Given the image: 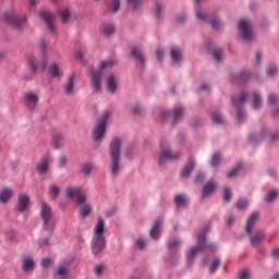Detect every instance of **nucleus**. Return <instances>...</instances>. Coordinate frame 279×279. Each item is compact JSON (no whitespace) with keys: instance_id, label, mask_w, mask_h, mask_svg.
<instances>
[{"instance_id":"1","label":"nucleus","mask_w":279,"mask_h":279,"mask_svg":"<svg viewBox=\"0 0 279 279\" xmlns=\"http://www.w3.org/2000/svg\"><path fill=\"white\" fill-rule=\"evenodd\" d=\"M105 232L106 222H104V218L99 217L93 232L92 252L94 256H99V254L106 250Z\"/></svg>"},{"instance_id":"2","label":"nucleus","mask_w":279,"mask_h":279,"mask_svg":"<svg viewBox=\"0 0 279 279\" xmlns=\"http://www.w3.org/2000/svg\"><path fill=\"white\" fill-rule=\"evenodd\" d=\"M122 145H123V140H121V137H114L109 145V154H110L109 171L111 175H118L119 171H121V163L119 162V160L121 159Z\"/></svg>"},{"instance_id":"3","label":"nucleus","mask_w":279,"mask_h":279,"mask_svg":"<svg viewBox=\"0 0 279 279\" xmlns=\"http://www.w3.org/2000/svg\"><path fill=\"white\" fill-rule=\"evenodd\" d=\"M117 64L114 59L105 60L100 63L99 70L90 73V86L96 93H101V71L112 69Z\"/></svg>"},{"instance_id":"4","label":"nucleus","mask_w":279,"mask_h":279,"mask_svg":"<svg viewBox=\"0 0 279 279\" xmlns=\"http://www.w3.org/2000/svg\"><path fill=\"white\" fill-rule=\"evenodd\" d=\"M206 232H208V228H205L197 236V246H194L187 253V260H193L196 254L203 252V250H217V245L215 244H206Z\"/></svg>"},{"instance_id":"5","label":"nucleus","mask_w":279,"mask_h":279,"mask_svg":"<svg viewBox=\"0 0 279 279\" xmlns=\"http://www.w3.org/2000/svg\"><path fill=\"white\" fill-rule=\"evenodd\" d=\"M111 114L112 112H110V110H105L94 126L92 136L96 143L104 141V134H106V123H108V119H110Z\"/></svg>"},{"instance_id":"6","label":"nucleus","mask_w":279,"mask_h":279,"mask_svg":"<svg viewBox=\"0 0 279 279\" xmlns=\"http://www.w3.org/2000/svg\"><path fill=\"white\" fill-rule=\"evenodd\" d=\"M3 20L9 25H12L14 29H17V32H21L27 25V17L25 15L19 16L14 11L7 12Z\"/></svg>"},{"instance_id":"7","label":"nucleus","mask_w":279,"mask_h":279,"mask_svg":"<svg viewBox=\"0 0 279 279\" xmlns=\"http://www.w3.org/2000/svg\"><path fill=\"white\" fill-rule=\"evenodd\" d=\"M40 217L46 230H53V226H56V222L53 221V211H51V207L45 202L41 204Z\"/></svg>"},{"instance_id":"8","label":"nucleus","mask_w":279,"mask_h":279,"mask_svg":"<svg viewBox=\"0 0 279 279\" xmlns=\"http://www.w3.org/2000/svg\"><path fill=\"white\" fill-rule=\"evenodd\" d=\"M160 145L161 153L159 156V165H165V162H169V160H178V158H180V154L173 153L167 142L163 141Z\"/></svg>"},{"instance_id":"9","label":"nucleus","mask_w":279,"mask_h":279,"mask_svg":"<svg viewBox=\"0 0 279 279\" xmlns=\"http://www.w3.org/2000/svg\"><path fill=\"white\" fill-rule=\"evenodd\" d=\"M66 197H70V199H74L78 206H82V204L86 203V196L82 195V189L75 187V186H68L65 189Z\"/></svg>"},{"instance_id":"10","label":"nucleus","mask_w":279,"mask_h":279,"mask_svg":"<svg viewBox=\"0 0 279 279\" xmlns=\"http://www.w3.org/2000/svg\"><path fill=\"white\" fill-rule=\"evenodd\" d=\"M247 97H250V95L247 93H244L239 97L232 98L233 106L238 108V121H245V112L240 108L247 101Z\"/></svg>"},{"instance_id":"11","label":"nucleus","mask_w":279,"mask_h":279,"mask_svg":"<svg viewBox=\"0 0 279 279\" xmlns=\"http://www.w3.org/2000/svg\"><path fill=\"white\" fill-rule=\"evenodd\" d=\"M239 32L242 34L243 40L250 41L254 38L252 34V23L247 20L240 21Z\"/></svg>"},{"instance_id":"12","label":"nucleus","mask_w":279,"mask_h":279,"mask_svg":"<svg viewBox=\"0 0 279 279\" xmlns=\"http://www.w3.org/2000/svg\"><path fill=\"white\" fill-rule=\"evenodd\" d=\"M39 16L44 23H46L48 32L51 34H56V26L53 25V21H56V16L51 14L49 11L39 12Z\"/></svg>"},{"instance_id":"13","label":"nucleus","mask_w":279,"mask_h":279,"mask_svg":"<svg viewBox=\"0 0 279 279\" xmlns=\"http://www.w3.org/2000/svg\"><path fill=\"white\" fill-rule=\"evenodd\" d=\"M27 62L32 73L34 74L38 73V71H46L48 64L47 59H44V61L39 64L38 59L35 57H28Z\"/></svg>"},{"instance_id":"14","label":"nucleus","mask_w":279,"mask_h":279,"mask_svg":"<svg viewBox=\"0 0 279 279\" xmlns=\"http://www.w3.org/2000/svg\"><path fill=\"white\" fill-rule=\"evenodd\" d=\"M38 94H36L35 92H27L24 95V105L26 106V108H28V110H35L36 106H38Z\"/></svg>"},{"instance_id":"15","label":"nucleus","mask_w":279,"mask_h":279,"mask_svg":"<svg viewBox=\"0 0 279 279\" xmlns=\"http://www.w3.org/2000/svg\"><path fill=\"white\" fill-rule=\"evenodd\" d=\"M49 160H51V156L49 155H45L40 159V161L36 166L38 173H47V171H49Z\"/></svg>"},{"instance_id":"16","label":"nucleus","mask_w":279,"mask_h":279,"mask_svg":"<svg viewBox=\"0 0 279 279\" xmlns=\"http://www.w3.org/2000/svg\"><path fill=\"white\" fill-rule=\"evenodd\" d=\"M106 90L111 95L117 93V77L114 75H109L105 81Z\"/></svg>"},{"instance_id":"17","label":"nucleus","mask_w":279,"mask_h":279,"mask_svg":"<svg viewBox=\"0 0 279 279\" xmlns=\"http://www.w3.org/2000/svg\"><path fill=\"white\" fill-rule=\"evenodd\" d=\"M50 146L52 149H60L61 147H64V136H62L61 133L53 134Z\"/></svg>"},{"instance_id":"18","label":"nucleus","mask_w":279,"mask_h":279,"mask_svg":"<svg viewBox=\"0 0 279 279\" xmlns=\"http://www.w3.org/2000/svg\"><path fill=\"white\" fill-rule=\"evenodd\" d=\"M29 207V196L27 194H20L17 210L20 213H25Z\"/></svg>"},{"instance_id":"19","label":"nucleus","mask_w":279,"mask_h":279,"mask_svg":"<svg viewBox=\"0 0 279 279\" xmlns=\"http://www.w3.org/2000/svg\"><path fill=\"white\" fill-rule=\"evenodd\" d=\"M260 218V214L258 211L253 213L246 222V232L247 234H252V230L254 229V226L256 225V221Z\"/></svg>"},{"instance_id":"20","label":"nucleus","mask_w":279,"mask_h":279,"mask_svg":"<svg viewBox=\"0 0 279 279\" xmlns=\"http://www.w3.org/2000/svg\"><path fill=\"white\" fill-rule=\"evenodd\" d=\"M250 77H252V74L247 71H242L239 74L231 75L232 82H238V84H243V82H247Z\"/></svg>"},{"instance_id":"21","label":"nucleus","mask_w":279,"mask_h":279,"mask_svg":"<svg viewBox=\"0 0 279 279\" xmlns=\"http://www.w3.org/2000/svg\"><path fill=\"white\" fill-rule=\"evenodd\" d=\"M74 88H75V74H72L68 77V81L64 84L63 90L65 95H71Z\"/></svg>"},{"instance_id":"22","label":"nucleus","mask_w":279,"mask_h":279,"mask_svg":"<svg viewBox=\"0 0 279 279\" xmlns=\"http://www.w3.org/2000/svg\"><path fill=\"white\" fill-rule=\"evenodd\" d=\"M131 56L136 60V62H140L141 66H145V56L141 51V49L134 47L131 50Z\"/></svg>"},{"instance_id":"23","label":"nucleus","mask_w":279,"mask_h":279,"mask_svg":"<svg viewBox=\"0 0 279 279\" xmlns=\"http://www.w3.org/2000/svg\"><path fill=\"white\" fill-rule=\"evenodd\" d=\"M195 169V160L189 159L187 163L183 168L181 175L182 178H189L191 173H193V170Z\"/></svg>"},{"instance_id":"24","label":"nucleus","mask_w":279,"mask_h":279,"mask_svg":"<svg viewBox=\"0 0 279 279\" xmlns=\"http://www.w3.org/2000/svg\"><path fill=\"white\" fill-rule=\"evenodd\" d=\"M12 189L5 187L2 191H0V203L1 204H8L10 199H12Z\"/></svg>"},{"instance_id":"25","label":"nucleus","mask_w":279,"mask_h":279,"mask_svg":"<svg viewBox=\"0 0 279 279\" xmlns=\"http://www.w3.org/2000/svg\"><path fill=\"white\" fill-rule=\"evenodd\" d=\"M48 75H50V77H60L62 75V70H60V65H58L57 63H51L48 66Z\"/></svg>"},{"instance_id":"26","label":"nucleus","mask_w":279,"mask_h":279,"mask_svg":"<svg viewBox=\"0 0 279 279\" xmlns=\"http://www.w3.org/2000/svg\"><path fill=\"white\" fill-rule=\"evenodd\" d=\"M56 275L61 278H69L71 272L69 271V264H62L56 269Z\"/></svg>"},{"instance_id":"27","label":"nucleus","mask_w":279,"mask_h":279,"mask_svg":"<svg viewBox=\"0 0 279 279\" xmlns=\"http://www.w3.org/2000/svg\"><path fill=\"white\" fill-rule=\"evenodd\" d=\"M160 228H162V220H156L154 227L150 229L151 239H158L160 236Z\"/></svg>"},{"instance_id":"28","label":"nucleus","mask_w":279,"mask_h":279,"mask_svg":"<svg viewBox=\"0 0 279 279\" xmlns=\"http://www.w3.org/2000/svg\"><path fill=\"white\" fill-rule=\"evenodd\" d=\"M265 241V232L257 231L255 235L251 238V244L256 247V245H259V243H263Z\"/></svg>"},{"instance_id":"29","label":"nucleus","mask_w":279,"mask_h":279,"mask_svg":"<svg viewBox=\"0 0 279 279\" xmlns=\"http://www.w3.org/2000/svg\"><path fill=\"white\" fill-rule=\"evenodd\" d=\"M216 189H217V183H214L213 181L208 182L203 189V196L208 197V195H213Z\"/></svg>"},{"instance_id":"30","label":"nucleus","mask_w":279,"mask_h":279,"mask_svg":"<svg viewBox=\"0 0 279 279\" xmlns=\"http://www.w3.org/2000/svg\"><path fill=\"white\" fill-rule=\"evenodd\" d=\"M35 267V264H34V259H32V257H26L23 259V263H22V269L24 271H32Z\"/></svg>"},{"instance_id":"31","label":"nucleus","mask_w":279,"mask_h":279,"mask_svg":"<svg viewBox=\"0 0 279 279\" xmlns=\"http://www.w3.org/2000/svg\"><path fill=\"white\" fill-rule=\"evenodd\" d=\"M171 58L173 62H180V60H182V50L178 47H173L171 49Z\"/></svg>"},{"instance_id":"32","label":"nucleus","mask_w":279,"mask_h":279,"mask_svg":"<svg viewBox=\"0 0 279 279\" xmlns=\"http://www.w3.org/2000/svg\"><path fill=\"white\" fill-rule=\"evenodd\" d=\"M253 97H254L253 108H255V110H258V108L263 106V97L258 92H254Z\"/></svg>"},{"instance_id":"33","label":"nucleus","mask_w":279,"mask_h":279,"mask_svg":"<svg viewBox=\"0 0 279 279\" xmlns=\"http://www.w3.org/2000/svg\"><path fill=\"white\" fill-rule=\"evenodd\" d=\"M59 16H60L62 23H64V24L69 23V19H71V10H69L68 8L61 10L59 12Z\"/></svg>"},{"instance_id":"34","label":"nucleus","mask_w":279,"mask_h":279,"mask_svg":"<svg viewBox=\"0 0 279 279\" xmlns=\"http://www.w3.org/2000/svg\"><path fill=\"white\" fill-rule=\"evenodd\" d=\"M211 119L213 121H215V123H218L219 125L226 123V121L223 120V117L221 116V113H219V111H214L211 113Z\"/></svg>"},{"instance_id":"35","label":"nucleus","mask_w":279,"mask_h":279,"mask_svg":"<svg viewBox=\"0 0 279 279\" xmlns=\"http://www.w3.org/2000/svg\"><path fill=\"white\" fill-rule=\"evenodd\" d=\"M101 33L105 35V36H112V34H114V26L110 25V24H107V25H104L101 27Z\"/></svg>"},{"instance_id":"36","label":"nucleus","mask_w":279,"mask_h":279,"mask_svg":"<svg viewBox=\"0 0 279 279\" xmlns=\"http://www.w3.org/2000/svg\"><path fill=\"white\" fill-rule=\"evenodd\" d=\"M92 211L93 207H90V204H85L81 207V217H88Z\"/></svg>"},{"instance_id":"37","label":"nucleus","mask_w":279,"mask_h":279,"mask_svg":"<svg viewBox=\"0 0 279 279\" xmlns=\"http://www.w3.org/2000/svg\"><path fill=\"white\" fill-rule=\"evenodd\" d=\"M221 165V153H215L211 157V167H219Z\"/></svg>"},{"instance_id":"38","label":"nucleus","mask_w":279,"mask_h":279,"mask_svg":"<svg viewBox=\"0 0 279 279\" xmlns=\"http://www.w3.org/2000/svg\"><path fill=\"white\" fill-rule=\"evenodd\" d=\"M49 195L56 199L60 195V187L58 185H50Z\"/></svg>"},{"instance_id":"39","label":"nucleus","mask_w":279,"mask_h":279,"mask_svg":"<svg viewBox=\"0 0 279 279\" xmlns=\"http://www.w3.org/2000/svg\"><path fill=\"white\" fill-rule=\"evenodd\" d=\"M247 206H250V202H247V199H245V198H241L236 203L238 210H245V208H247Z\"/></svg>"},{"instance_id":"40","label":"nucleus","mask_w":279,"mask_h":279,"mask_svg":"<svg viewBox=\"0 0 279 279\" xmlns=\"http://www.w3.org/2000/svg\"><path fill=\"white\" fill-rule=\"evenodd\" d=\"M183 114H184V109L175 108L173 111L174 123H178V121H180V119H182Z\"/></svg>"},{"instance_id":"41","label":"nucleus","mask_w":279,"mask_h":279,"mask_svg":"<svg viewBox=\"0 0 279 279\" xmlns=\"http://www.w3.org/2000/svg\"><path fill=\"white\" fill-rule=\"evenodd\" d=\"M143 1L145 0H128L129 5H131L133 10H141V5H143Z\"/></svg>"},{"instance_id":"42","label":"nucleus","mask_w":279,"mask_h":279,"mask_svg":"<svg viewBox=\"0 0 279 279\" xmlns=\"http://www.w3.org/2000/svg\"><path fill=\"white\" fill-rule=\"evenodd\" d=\"M243 169V163H239L233 170L228 173V178H235L238 173Z\"/></svg>"},{"instance_id":"43","label":"nucleus","mask_w":279,"mask_h":279,"mask_svg":"<svg viewBox=\"0 0 279 279\" xmlns=\"http://www.w3.org/2000/svg\"><path fill=\"white\" fill-rule=\"evenodd\" d=\"M213 57L216 60V62H221L223 60V50L221 49L215 50L213 53Z\"/></svg>"},{"instance_id":"44","label":"nucleus","mask_w":279,"mask_h":279,"mask_svg":"<svg viewBox=\"0 0 279 279\" xmlns=\"http://www.w3.org/2000/svg\"><path fill=\"white\" fill-rule=\"evenodd\" d=\"M174 202H175L177 206H184V204L186 202V196L179 194L175 196Z\"/></svg>"},{"instance_id":"45","label":"nucleus","mask_w":279,"mask_h":279,"mask_svg":"<svg viewBox=\"0 0 279 279\" xmlns=\"http://www.w3.org/2000/svg\"><path fill=\"white\" fill-rule=\"evenodd\" d=\"M220 265H221V262L219 260V258H215V260L213 262V264L209 267L210 274H215V271H217L219 269Z\"/></svg>"},{"instance_id":"46","label":"nucleus","mask_w":279,"mask_h":279,"mask_svg":"<svg viewBox=\"0 0 279 279\" xmlns=\"http://www.w3.org/2000/svg\"><path fill=\"white\" fill-rule=\"evenodd\" d=\"M276 197H278V191L272 190L268 193V196L266 197V202L271 204V202H275Z\"/></svg>"},{"instance_id":"47","label":"nucleus","mask_w":279,"mask_h":279,"mask_svg":"<svg viewBox=\"0 0 279 279\" xmlns=\"http://www.w3.org/2000/svg\"><path fill=\"white\" fill-rule=\"evenodd\" d=\"M81 171L84 173V175H90V171H93V163H85Z\"/></svg>"},{"instance_id":"48","label":"nucleus","mask_w":279,"mask_h":279,"mask_svg":"<svg viewBox=\"0 0 279 279\" xmlns=\"http://www.w3.org/2000/svg\"><path fill=\"white\" fill-rule=\"evenodd\" d=\"M121 7V2L119 0H112L110 4L111 12H119V8Z\"/></svg>"},{"instance_id":"49","label":"nucleus","mask_w":279,"mask_h":279,"mask_svg":"<svg viewBox=\"0 0 279 279\" xmlns=\"http://www.w3.org/2000/svg\"><path fill=\"white\" fill-rule=\"evenodd\" d=\"M173 117V112L171 111H162L160 114L161 121H169Z\"/></svg>"},{"instance_id":"50","label":"nucleus","mask_w":279,"mask_h":279,"mask_svg":"<svg viewBox=\"0 0 279 279\" xmlns=\"http://www.w3.org/2000/svg\"><path fill=\"white\" fill-rule=\"evenodd\" d=\"M223 199L225 202H230L232 199V190L229 187L225 189Z\"/></svg>"},{"instance_id":"51","label":"nucleus","mask_w":279,"mask_h":279,"mask_svg":"<svg viewBox=\"0 0 279 279\" xmlns=\"http://www.w3.org/2000/svg\"><path fill=\"white\" fill-rule=\"evenodd\" d=\"M132 112H133V114L138 116V114H141L142 112H144V109H143V107H141V105H134V106L132 107Z\"/></svg>"},{"instance_id":"52","label":"nucleus","mask_w":279,"mask_h":279,"mask_svg":"<svg viewBox=\"0 0 279 279\" xmlns=\"http://www.w3.org/2000/svg\"><path fill=\"white\" fill-rule=\"evenodd\" d=\"M135 245L140 250H145V240H143V238H138L135 242Z\"/></svg>"},{"instance_id":"53","label":"nucleus","mask_w":279,"mask_h":279,"mask_svg":"<svg viewBox=\"0 0 279 279\" xmlns=\"http://www.w3.org/2000/svg\"><path fill=\"white\" fill-rule=\"evenodd\" d=\"M69 161V159L66 158V155H61L59 157V165L60 167H66V162Z\"/></svg>"},{"instance_id":"54","label":"nucleus","mask_w":279,"mask_h":279,"mask_svg":"<svg viewBox=\"0 0 279 279\" xmlns=\"http://www.w3.org/2000/svg\"><path fill=\"white\" fill-rule=\"evenodd\" d=\"M268 101L269 104H271L272 106H276V104H278V96L270 94L268 96Z\"/></svg>"},{"instance_id":"55","label":"nucleus","mask_w":279,"mask_h":279,"mask_svg":"<svg viewBox=\"0 0 279 279\" xmlns=\"http://www.w3.org/2000/svg\"><path fill=\"white\" fill-rule=\"evenodd\" d=\"M204 180H206V175L204 173H198L195 178L196 184H202V182H204Z\"/></svg>"},{"instance_id":"56","label":"nucleus","mask_w":279,"mask_h":279,"mask_svg":"<svg viewBox=\"0 0 279 279\" xmlns=\"http://www.w3.org/2000/svg\"><path fill=\"white\" fill-rule=\"evenodd\" d=\"M268 75L274 76L276 73H278V68L276 65H270L267 71Z\"/></svg>"},{"instance_id":"57","label":"nucleus","mask_w":279,"mask_h":279,"mask_svg":"<svg viewBox=\"0 0 279 279\" xmlns=\"http://www.w3.org/2000/svg\"><path fill=\"white\" fill-rule=\"evenodd\" d=\"M211 27H213L214 29H219V27H221V22L219 21V19H214V20L211 21Z\"/></svg>"},{"instance_id":"58","label":"nucleus","mask_w":279,"mask_h":279,"mask_svg":"<svg viewBox=\"0 0 279 279\" xmlns=\"http://www.w3.org/2000/svg\"><path fill=\"white\" fill-rule=\"evenodd\" d=\"M161 15H162V4L156 3V16H157V19H160Z\"/></svg>"},{"instance_id":"59","label":"nucleus","mask_w":279,"mask_h":279,"mask_svg":"<svg viewBox=\"0 0 279 279\" xmlns=\"http://www.w3.org/2000/svg\"><path fill=\"white\" fill-rule=\"evenodd\" d=\"M196 19H198V21H206V13L202 11H196Z\"/></svg>"},{"instance_id":"60","label":"nucleus","mask_w":279,"mask_h":279,"mask_svg":"<svg viewBox=\"0 0 279 279\" xmlns=\"http://www.w3.org/2000/svg\"><path fill=\"white\" fill-rule=\"evenodd\" d=\"M178 245H180V241L173 240L172 242H170L168 244V247H169V250H175V247H178Z\"/></svg>"},{"instance_id":"61","label":"nucleus","mask_w":279,"mask_h":279,"mask_svg":"<svg viewBox=\"0 0 279 279\" xmlns=\"http://www.w3.org/2000/svg\"><path fill=\"white\" fill-rule=\"evenodd\" d=\"M240 279H250V271L248 270H242L240 275Z\"/></svg>"},{"instance_id":"62","label":"nucleus","mask_w":279,"mask_h":279,"mask_svg":"<svg viewBox=\"0 0 279 279\" xmlns=\"http://www.w3.org/2000/svg\"><path fill=\"white\" fill-rule=\"evenodd\" d=\"M49 265H51V259L50 258L41 259V267H49Z\"/></svg>"},{"instance_id":"63","label":"nucleus","mask_w":279,"mask_h":279,"mask_svg":"<svg viewBox=\"0 0 279 279\" xmlns=\"http://www.w3.org/2000/svg\"><path fill=\"white\" fill-rule=\"evenodd\" d=\"M102 271H104V266L97 265V266L95 267V274H96L97 276H99V274H101Z\"/></svg>"},{"instance_id":"64","label":"nucleus","mask_w":279,"mask_h":279,"mask_svg":"<svg viewBox=\"0 0 279 279\" xmlns=\"http://www.w3.org/2000/svg\"><path fill=\"white\" fill-rule=\"evenodd\" d=\"M272 256L274 258H279V248H275L274 252H272Z\"/></svg>"}]
</instances>
